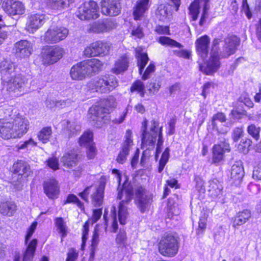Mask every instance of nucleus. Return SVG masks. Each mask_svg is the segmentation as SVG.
Instances as JSON below:
<instances>
[{
	"label": "nucleus",
	"mask_w": 261,
	"mask_h": 261,
	"mask_svg": "<svg viewBox=\"0 0 261 261\" xmlns=\"http://www.w3.org/2000/svg\"><path fill=\"white\" fill-rule=\"evenodd\" d=\"M244 171L241 162H237L231 167L230 178L234 180H241L244 176Z\"/></svg>",
	"instance_id": "obj_38"
},
{
	"label": "nucleus",
	"mask_w": 261,
	"mask_h": 261,
	"mask_svg": "<svg viewBox=\"0 0 261 261\" xmlns=\"http://www.w3.org/2000/svg\"><path fill=\"white\" fill-rule=\"evenodd\" d=\"M68 33V30L64 27L51 28L45 33L43 40L48 43H57L65 39Z\"/></svg>",
	"instance_id": "obj_10"
},
{
	"label": "nucleus",
	"mask_w": 261,
	"mask_h": 261,
	"mask_svg": "<svg viewBox=\"0 0 261 261\" xmlns=\"http://www.w3.org/2000/svg\"><path fill=\"white\" fill-rule=\"evenodd\" d=\"M116 243L120 246H125L127 244V237L125 230L120 228L116 238Z\"/></svg>",
	"instance_id": "obj_44"
},
{
	"label": "nucleus",
	"mask_w": 261,
	"mask_h": 261,
	"mask_svg": "<svg viewBox=\"0 0 261 261\" xmlns=\"http://www.w3.org/2000/svg\"><path fill=\"white\" fill-rule=\"evenodd\" d=\"M144 89V85L142 82L140 80H138L134 83L130 88L131 92L134 91H139Z\"/></svg>",
	"instance_id": "obj_60"
},
{
	"label": "nucleus",
	"mask_w": 261,
	"mask_h": 261,
	"mask_svg": "<svg viewBox=\"0 0 261 261\" xmlns=\"http://www.w3.org/2000/svg\"><path fill=\"white\" fill-rule=\"evenodd\" d=\"M151 125L149 132L146 130V126H144L141 139L142 144L144 146H150L152 147L154 146L159 133V129H158L159 122L153 120L151 121Z\"/></svg>",
	"instance_id": "obj_13"
},
{
	"label": "nucleus",
	"mask_w": 261,
	"mask_h": 261,
	"mask_svg": "<svg viewBox=\"0 0 261 261\" xmlns=\"http://www.w3.org/2000/svg\"><path fill=\"white\" fill-rule=\"evenodd\" d=\"M61 161L64 166L72 169L78 164L77 154L72 151L67 152L62 156Z\"/></svg>",
	"instance_id": "obj_31"
},
{
	"label": "nucleus",
	"mask_w": 261,
	"mask_h": 261,
	"mask_svg": "<svg viewBox=\"0 0 261 261\" xmlns=\"http://www.w3.org/2000/svg\"><path fill=\"white\" fill-rule=\"evenodd\" d=\"M146 86L151 93H154L158 91L160 88V85L155 83H150L149 85H147Z\"/></svg>",
	"instance_id": "obj_63"
},
{
	"label": "nucleus",
	"mask_w": 261,
	"mask_h": 261,
	"mask_svg": "<svg viewBox=\"0 0 261 261\" xmlns=\"http://www.w3.org/2000/svg\"><path fill=\"white\" fill-rule=\"evenodd\" d=\"M3 10L10 16L20 15L25 12L24 5L19 1L5 0L2 5Z\"/></svg>",
	"instance_id": "obj_19"
},
{
	"label": "nucleus",
	"mask_w": 261,
	"mask_h": 261,
	"mask_svg": "<svg viewBox=\"0 0 261 261\" xmlns=\"http://www.w3.org/2000/svg\"><path fill=\"white\" fill-rule=\"evenodd\" d=\"M102 63L97 59L85 60L73 65L70 72L73 80H81L87 75H92L98 73L102 68Z\"/></svg>",
	"instance_id": "obj_3"
},
{
	"label": "nucleus",
	"mask_w": 261,
	"mask_h": 261,
	"mask_svg": "<svg viewBox=\"0 0 261 261\" xmlns=\"http://www.w3.org/2000/svg\"><path fill=\"white\" fill-rule=\"evenodd\" d=\"M69 203L76 204L82 211L84 209L83 203L79 200L77 196L74 194H71L68 195L66 200L64 201L63 204L65 205Z\"/></svg>",
	"instance_id": "obj_45"
},
{
	"label": "nucleus",
	"mask_w": 261,
	"mask_h": 261,
	"mask_svg": "<svg viewBox=\"0 0 261 261\" xmlns=\"http://www.w3.org/2000/svg\"><path fill=\"white\" fill-rule=\"evenodd\" d=\"M16 204L12 201L1 202L0 204V213L5 216L11 217L16 211Z\"/></svg>",
	"instance_id": "obj_36"
},
{
	"label": "nucleus",
	"mask_w": 261,
	"mask_h": 261,
	"mask_svg": "<svg viewBox=\"0 0 261 261\" xmlns=\"http://www.w3.org/2000/svg\"><path fill=\"white\" fill-rule=\"evenodd\" d=\"M209 193L214 198H220L222 194L223 187L220 181L216 178L210 181Z\"/></svg>",
	"instance_id": "obj_34"
},
{
	"label": "nucleus",
	"mask_w": 261,
	"mask_h": 261,
	"mask_svg": "<svg viewBox=\"0 0 261 261\" xmlns=\"http://www.w3.org/2000/svg\"><path fill=\"white\" fill-rule=\"evenodd\" d=\"M243 129L241 127H236L233 129L232 138L234 142H237L242 137Z\"/></svg>",
	"instance_id": "obj_55"
},
{
	"label": "nucleus",
	"mask_w": 261,
	"mask_h": 261,
	"mask_svg": "<svg viewBox=\"0 0 261 261\" xmlns=\"http://www.w3.org/2000/svg\"><path fill=\"white\" fill-rule=\"evenodd\" d=\"M200 5L196 2H193L190 4L189 7V13L193 21H196L197 19L200 12Z\"/></svg>",
	"instance_id": "obj_43"
},
{
	"label": "nucleus",
	"mask_w": 261,
	"mask_h": 261,
	"mask_svg": "<svg viewBox=\"0 0 261 261\" xmlns=\"http://www.w3.org/2000/svg\"><path fill=\"white\" fill-rule=\"evenodd\" d=\"M116 107L115 99L109 96L103 99L100 105L93 106L89 110L88 118L92 125L101 127L109 119L111 109Z\"/></svg>",
	"instance_id": "obj_2"
},
{
	"label": "nucleus",
	"mask_w": 261,
	"mask_h": 261,
	"mask_svg": "<svg viewBox=\"0 0 261 261\" xmlns=\"http://www.w3.org/2000/svg\"><path fill=\"white\" fill-rule=\"evenodd\" d=\"M251 217L250 211L243 210L238 213L235 217L232 218V226L237 227L245 224Z\"/></svg>",
	"instance_id": "obj_32"
},
{
	"label": "nucleus",
	"mask_w": 261,
	"mask_h": 261,
	"mask_svg": "<svg viewBox=\"0 0 261 261\" xmlns=\"http://www.w3.org/2000/svg\"><path fill=\"white\" fill-rule=\"evenodd\" d=\"M7 111L8 116L0 119L1 137L6 140L20 138L28 131L29 121L16 111Z\"/></svg>",
	"instance_id": "obj_1"
},
{
	"label": "nucleus",
	"mask_w": 261,
	"mask_h": 261,
	"mask_svg": "<svg viewBox=\"0 0 261 261\" xmlns=\"http://www.w3.org/2000/svg\"><path fill=\"white\" fill-rule=\"evenodd\" d=\"M136 203L142 213L148 209L152 200L146 194V190L142 186L138 187L135 190Z\"/></svg>",
	"instance_id": "obj_16"
},
{
	"label": "nucleus",
	"mask_w": 261,
	"mask_h": 261,
	"mask_svg": "<svg viewBox=\"0 0 261 261\" xmlns=\"http://www.w3.org/2000/svg\"><path fill=\"white\" fill-rule=\"evenodd\" d=\"M13 50L18 57H28L33 51V44L27 40H21L14 44Z\"/></svg>",
	"instance_id": "obj_22"
},
{
	"label": "nucleus",
	"mask_w": 261,
	"mask_h": 261,
	"mask_svg": "<svg viewBox=\"0 0 261 261\" xmlns=\"http://www.w3.org/2000/svg\"><path fill=\"white\" fill-rule=\"evenodd\" d=\"M149 147L147 148L145 150H144L142 153V155L141 156L140 163L143 166L146 162V160L151 155V151L153 150L154 146L152 147L150 146H148Z\"/></svg>",
	"instance_id": "obj_53"
},
{
	"label": "nucleus",
	"mask_w": 261,
	"mask_h": 261,
	"mask_svg": "<svg viewBox=\"0 0 261 261\" xmlns=\"http://www.w3.org/2000/svg\"><path fill=\"white\" fill-rule=\"evenodd\" d=\"M14 64L11 61L4 60L0 62V72L2 79L4 81L7 80L13 76L15 71Z\"/></svg>",
	"instance_id": "obj_27"
},
{
	"label": "nucleus",
	"mask_w": 261,
	"mask_h": 261,
	"mask_svg": "<svg viewBox=\"0 0 261 261\" xmlns=\"http://www.w3.org/2000/svg\"><path fill=\"white\" fill-rule=\"evenodd\" d=\"M55 223L60 233L62 234V237H65L66 236V226L63 218L61 217L56 218Z\"/></svg>",
	"instance_id": "obj_50"
},
{
	"label": "nucleus",
	"mask_w": 261,
	"mask_h": 261,
	"mask_svg": "<svg viewBox=\"0 0 261 261\" xmlns=\"http://www.w3.org/2000/svg\"><path fill=\"white\" fill-rule=\"evenodd\" d=\"M45 16L40 13H31L28 15L25 29L30 33H34L45 22Z\"/></svg>",
	"instance_id": "obj_14"
},
{
	"label": "nucleus",
	"mask_w": 261,
	"mask_h": 261,
	"mask_svg": "<svg viewBox=\"0 0 261 261\" xmlns=\"http://www.w3.org/2000/svg\"><path fill=\"white\" fill-rule=\"evenodd\" d=\"M99 230L98 229V228L97 227H95L94 231L93 232L91 241L92 242L91 246L92 247V248H96L99 242Z\"/></svg>",
	"instance_id": "obj_54"
},
{
	"label": "nucleus",
	"mask_w": 261,
	"mask_h": 261,
	"mask_svg": "<svg viewBox=\"0 0 261 261\" xmlns=\"http://www.w3.org/2000/svg\"><path fill=\"white\" fill-rule=\"evenodd\" d=\"M149 0H139L135 10L133 12V15L135 20H140L143 16L144 13L149 7Z\"/></svg>",
	"instance_id": "obj_33"
},
{
	"label": "nucleus",
	"mask_w": 261,
	"mask_h": 261,
	"mask_svg": "<svg viewBox=\"0 0 261 261\" xmlns=\"http://www.w3.org/2000/svg\"><path fill=\"white\" fill-rule=\"evenodd\" d=\"M37 145V143L35 142L32 138L29 139L24 142H20L16 146L17 150H20L24 149L31 148Z\"/></svg>",
	"instance_id": "obj_46"
},
{
	"label": "nucleus",
	"mask_w": 261,
	"mask_h": 261,
	"mask_svg": "<svg viewBox=\"0 0 261 261\" xmlns=\"http://www.w3.org/2000/svg\"><path fill=\"white\" fill-rule=\"evenodd\" d=\"M222 39L215 38L213 41L210 57L203 64H199L200 70L207 75H212L216 72L220 67V58L218 53V45Z\"/></svg>",
	"instance_id": "obj_5"
},
{
	"label": "nucleus",
	"mask_w": 261,
	"mask_h": 261,
	"mask_svg": "<svg viewBox=\"0 0 261 261\" xmlns=\"http://www.w3.org/2000/svg\"><path fill=\"white\" fill-rule=\"evenodd\" d=\"M136 57L137 60V66L139 68V73L140 74H142L149 61V58L146 53H142L139 49L136 50Z\"/></svg>",
	"instance_id": "obj_37"
},
{
	"label": "nucleus",
	"mask_w": 261,
	"mask_h": 261,
	"mask_svg": "<svg viewBox=\"0 0 261 261\" xmlns=\"http://www.w3.org/2000/svg\"><path fill=\"white\" fill-rule=\"evenodd\" d=\"M178 238L172 233L164 234L159 244V252L166 256H175L178 252Z\"/></svg>",
	"instance_id": "obj_6"
},
{
	"label": "nucleus",
	"mask_w": 261,
	"mask_h": 261,
	"mask_svg": "<svg viewBox=\"0 0 261 261\" xmlns=\"http://www.w3.org/2000/svg\"><path fill=\"white\" fill-rule=\"evenodd\" d=\"M239 101L243 103L245 106L248 108H252L253 107V103L247 95H242L239 98Z\"/></svg>",
	"instance_id": "obj_57"
},
{
	"label": "nucleus",
	"mask_w": 261,
	"mask_h": 261,
	"mask_svg": "<svg viewBox=\"0 0 261 261\" xmlns=\"http://www.w3.org/2000/svg\"><path fill=\"white\" fill-rule=\"evenodd\" d=\"M118 85V81L115 76L106 74L90 81L88 84V87L93 92L108 93Z\"/></svg>",
	"instance_id": "obj_4"
},
{
	"label": "nucleus",
	"mask_w": 261,
	"mask_h": 261,
	"mask_svg": "<svg viewBox=\"0 0 261 261\" xmlns=\"http://www.w3.org/2000/svg\"><path fill=\"white\" fill-rule=\"evenodd\" d=\"M76 16L81 20L96 19L99 16V7L94 1L85 2L76 12Z\"/></svg>",
	"instance_id": "obj_8"
},
{
	"label": "nucleus",
	"mask_w": 261,
	"mask_h": 261,
	"mask_svg": "<svg viewBox=\"0 0 261 261\" xmlns=\"http://www.w3.org/2000/svg\"><path fill=\"white\" fill-rule=\"evenodd\" d=\"M109 43L102 41H96L86 48L84 53L86 57L103 56L109 53Z\"/></svg>",
	"instance_id": "obj_17"
},
{
	"label": "nucleus",
	"mask_w": 261,
	"mask_h": 261,
	"mask_svg": "<svg viewBox=\"0 0 261 261\" xmlns=\"http://www.w3.org/2000/svg\"><path fill=\"white\" fill-rule=\"evenodd\" d=\"M64 126L65 133L68 138L77 135L81 129V126L75 121L67 120Z\"/></svg>",
	"instance_id": "obj_35"
},
{
	"label": "nucleus",
	"mask_w": 261,
	"mask_h": 261,
	"mask_svg": "<svg viewBox=\"0 0 261 261\" xmlns=\"http://www.w3.org/2000/svg\"><path fill=\"white\" fill-rule=\"evenodd\" d=\"M159 42L163 45L175 47L179 48L183 47V45L176 41L166 36H161L159 38Z\"/></svg>",
	"instance_id": "obj_41"
},
{
	"label": "nucleus",
	"mask_w": 261,
	"mask_h": 261,
	"mask_svg": "<svg viewBox=\"0 0 261 261\" xmlns=\"http://www.w3.org/2000/svg\"><path fill=\"white\" fill-rule=\"evenodd\" d=\"M126 184L124 183L122 188L118 190L117 198L122 199L124 194V199L120 202L118 207V218L119 222L122 225L125 224V220L127 215V207L125 204L132 200L134 196L133 187L131 186H126ZM119 187L118 190H119Z\"/></svg>",
	"instance_id": "obj_7"
},
{
	"label": "nucleus",
	"mask_w": 261,
	"mask_h": 261,
	"mask_svg": "<svg viewBox=\"0 0 261 261\" xmlns=\"http://www.w3.org/2000/svg\"><path fill=\"white\" fill-rule=\"evenodd\" d=\"M101 8L103 14L116 16L121 12V5L119 0H101Z\"/></svg>",
	"instance_id": "obj_18"
},
{
	"label": "nucleus",
	"mask_w": 261,
	"mask_h": 261,
	"mask_svg": "<svg viewBox=\"0 0 261 261\" xmlns=\"http://www.w3.org/2000/svg\"><path fill=\"white\" fill-rule=\"evenodd\" d=\"M251 141L249 139H242L238 146V149L244 154H246L249 152V148L251 146Z\"/></svg>",
	"instance_id": "obj_48"
},
{
	"label": "nucleus",
	"mask_w": 261,
	"mask_h": 261,
	"mask_svg": "<svg viewBox=\"0 0 261 261\" xmlns=\"http://www.w3.org/2000/svg\"><path fill=\"white\" fill-rule=\"evenodd\" d=\"M240 39L235 35L228 36L224 39V45L220 51V56L223 58H227L234 54L239 45Z\"/></svg>",
	"instance_id": "obj_15"
},
{
	"label": "nucleus",
	"mask_w": 261,
	"mask_h": 261,
	"mask_svg": "<svg viewBox=\"0 0 261 261\" xmlns=\"http://www.w3.org/2000/svg\"><path fill=\"white\" fill-rule=\"evenodd\" d=\"M115 27V24L111 20H106L94 22L91 26L90 30L95 33L108 32Z\"/></svg>",
	"instance_id": "obj_28"
},
{
	"label": "nucleus",
	"mask_w": 261,
	"mask_h": 261,
	"mask_svg": "<svg viewBox=\"0 0 261 261\" xmlns=\"http://www.w3.org/2000/svg\"><path fill=\"white\" fill-rule=\"evenodd\" d=\"M210 9V6H204L203 7V12L202 14L199 21V25L201 26H203L205 23L206 19L208 17V11Z\"/></svg>",
	"instance_id": "obj_59"
},
{
	"label": "nucleus",
	"mask_w": 261,
	"mask_h": 261,
	"mask_svg": "<svg viewBox=\"0 0 261 261\" xmlns=\"http://www.w3.org/2000/svg\"><path fill=\"white\" fill-rule=\"evenodd\" d=\"M5 82L7 83L8 90L14 92L23 91L27 85L26 78L20 74L15 75L14 77L12 76L11 79H9Z\"/></svg>",
	"instance_id": "obj_23"
},
{
	"label": "nucleus",
	"mask_w": 261,
	"mask_h": 261,
	"mask_svg": "<svg viewBox=\"0 0 261 261\" xmlns=\"http://www.w3.org/2000/svg\"><path fill=\"white\" fill-rule=\"evenodd\" d=\"M78 256L76 250L73 248L69 250L67 253V257L66 261H75Z\"/></svg>",
	"instance_id": "obj_61"
},
{
	"label": "nucleus",
	"mask_w": 261,
	"mask_h": 261,
	"mask_svg": "<svg viewBox=\"0 0 261 261\" xmlns=\"http://www.w3.org/2000/svg\"><path fill=\"white\" fill-rule=\"evenodd\" d=\"M133 144L132 133L130 129H127L125 135V141L116 159V161L118 163L123 164L126 162L130 146Z\"/></svg>",
	"instance_id": "obj_21"
},
{
	"label": "nucleus",
	"mask_w": 261,
	"mask_h": 261,
	"mask_svg": "<svg viewBox=\"0 0 261 261\" xmlns=\"http://www.w3.org/2000/svg\"><path fill=\"white\" fill-rule=\"evenodd\" d=\"M13 169L15 173L18 174V177L22 178V176L28 177L31 172L30 165L24 161H18L13 165Z\"/></svg>",
	"instance_id": "obj_30"
},
{
	"label": "nucleus",
	"mask_w": 261,
	"mask_h": 261,
	"mask_svg": "<svg viewBox=\"0 0 261 261\" xmlns=\"http://www.w3.org/2000/svg\"><path fill=\"white\" fill-rule=\"evenodd\" d=\"M89 232V224L88 223H86L83 228V232H82V247H83L85 246L86 244V241L88 239Z\"/></svg>",
	"instance_id": "obj_56"
},
{
	"label": "nucleus",
	"mask_w": 261,
	"mask_h": 261,
	"mask_svg": "<svg viewBox=\"0 0 261 261\" xmlns=\"http://www.w3.org/2000/svg\"><path fill=\"white\" fill-rule=\"evenodd\" d=\"M174 53L176 56L185 59H189L191 56L190 53L187 50H176Z\"/></svg>",
	"instance_id": "obj_62"
},
{
	"label": "nucleus",
	"mask_w": 261,
	"mask_h": 261,
	"mask_svg": "<svg viewBox=\"0 0 261 261\" xmlns=\"http://www.w3.org/2000/svg\"><path fill=\"white\" fill-rule=\"evenodd\" d=\"M47 162L48 167L54 170H57L59 169L58 160L56 158H49Z\"/></svg>",
	"instance_id": "obj_58"
},
{
	"label": "nucleus",
	"mask_w": 261,
	"mask_h": 261,
	"mask_svg": "<svg viewBox=\"0 0 261 261\" xmlns=\"http://www.w3.org/2000/svg\"><path fill=\"white\" fill-rule=\"evenodd\" d=\"M80 146L87 148V157L92 159L96 155V149L93 142V134L91 131H87L79 139Z\"/></svg>",
	"instance_id": "obj_20"
},
{
	"label": "nucleus",
	"mask_w": 261,
	"mask_h": 261,
	"mask_svg": "<svg viewBox=\"0 0 261 261\" xmlns=\"http://www.w3.org/2000/svg\"><path fill=\"white\" fill-rule=\"evenodd\" d=\"M106 184V178L101 177L98 187L95 189V191L91 195L92 204L96 207H99L102 204Z\"/></svg>",
	"instance_id": "obj_25"
},
{
	"label": "nucleus",
	"mask_w": 261,
	"mask_h": 261,
	"mask_svg": "<svg viewBox=\"0 0 261 261\" xmlns=\"http://www.w3.org/2000/svg\"><path fill=\"white\" fill-rule=\"evenodd\" d=\"M230 115L234 119H240L243 116L247 115V112L244 110H240L238 109H234L231 111Z\"/></svg>",
	"instance_id": "obj_52"
},
{
	"label": "nucleus",
	"mask_w": 261,
	"mask_h": 261,
	"mask_svg": "<svg viewBox=\"0 0 261 261\" xmlns=\"http://www.w3.org/2000/svg\"><path fill=\"white\" fill-rule=\"evenodd\" d=\"M43 189L46 196L50 199L58 197L59 188L57 181L54 179H49L43 184Z\"/></svg>",
	"instance_id": "obj_26"
},
{
	"label": "nucleus",
	"mask_w": 261,
	"mask_h": 261,
	"mask_svg": "<svg viewBox=\"0 0 261 261\" xmlns=\"http://www.w3.org/2000/svg\"><path fill=\"white\" fill-rule=\"evenodd\" d=\"M260 128L255 124L249 125L247 127V132L253 139L257 141L259 139Z\"/></svg>",
	"instance_id": "obj_47"
},
{
	"label": "nucleus",
	"mask_w": 261,
	"mask_h": 261,
	"mask_svg": "<svg viewBox=\"0 0 261 261\" xmlns=\"http://www.w3.org/2000/svg\"><path fill=\"white\" fill-rule=\"evenodd\" d=\"M155 67L154 64L151 62L149 65L147 66L145 70L141 74L142 79L144 81L147 80L150 77V74L154 72Z\"/></svg>",
	"instance_id": "obj_51"
},
{
	"label": "nucleus",
	"mask_w": 261,
	"mask_h": 261,
	"mask_svg": "<svg viewBox=\"0 0 261 261\" xmlns=\"http://www.w3.org/2000/svg\"><path fill=\"white\" fill-rule=\"evenodd\" d=\"M36 223H34L28 230L25 237V244L27 245V249L23 253L22 261H33L35 252L36 249L38 241L37 239H33L29 243V240L34 232Z\"/></svg>",
	"instance_id": "obj_12"
},
{
	"label": "nucleus",
	"mask_w": 261,
	"mask_h": 261,
	"mask_svg": "<svg viewBox=\"0 0 261 261\" xmlns=\"http://www.w3.org/2000/svg\"><path fill=\"white\" fill-rule=\"evenodd\" d=\"M253 177L257 180H261V162L254 168Z\"/></svg>",
	"instance_id": "obj_64"
},
{
	"label": "nucleus",
	"mask_w": 261,
	"mask_h": 261,
	"mask_svg": "<svg viewBox=\"0 0 261 261\" xmlns=\"http://www.w3.org/2000/svg\"><path fill=\"white\" fill-rule=\"evenodd\" d=\"M210 43V37L205 35L198 38L195 42V46L198 55L202 59L205 60L209 52Z\"/></svg>",
	"instance_id": "obj_24"
},
{
	"label": "nucleus",
	"mask_w": 261,
	"mask_h": 261,
	"mask_svg": "<svg viewBox=\"0 0 261 261\" xmlns=\"http://www.w3.org/2000/svg\"><path fill=\"white\" fill-rule=\"evenodd\" d=\"M169 152V148L167 147L162 154L161 158L159 161L158 167V172L159 173H161L163 171L166 164L169 160L170 156Z\"/></svg>",
	"instance_id": "obj_42"
},
{
	"label": "nucleus",
	"mask_w": 261,
	"mask_h": 261,
	"mask_svg": "<svg viewBox=\"0 0 261 261\" xmlns=\"http://www.w3.org/2000/svg\"><path fill=\"white\" fill-rule=\"evenodd\" d=\"M49 6L55 10H62L68 8L74 0H47Z\"/></svg>",
	"instance_id": "obj_39"
},
{
	"label": "nucleus",
	"mask_w": 261,
	"mask_h": 261,
	"mask_svg": "<svg viewBox=\"0 0 261 261\" xmlns=\"http://www.w3.org/2000/svg\"><path fill=\"white\" fill-rule=\"evenodd\" d=\"M216 120H218L220 122H224L226 121V117L224 113L221 112L217 113L215 114L212 119V125L214 129L218 130V127L216 122Z\"/></svg>",
	"instance_id": "obj_49"
},
{
	"label": "nucleus",
	"mask_w": 261,
	"mask_h": 261,
	"mask_svg": "<svg viewBox=\"0 0 261 261\" xmlns=\"http://www.w3.org/2000/svg\"><path fill=\"white\" fill-rule=\"evenodd\" d=\"M52 134L51 127H44L38 133V139L43 143H46L49 141Z\"/></svg>",
	"instance_id": "obj_40"
},
{
	"label": "nucleus",
	"mask_w": 261,
	"mask_h": 261,
	"mask_svg": "<svg viewBox=\"0 0 261 261\" xmlns=\"http://www.w3.org/2000/svg\"><path fill=\"white\" fill-rule=\"evenodd\" d=\"M129 61V58L127 55L122 56L116 61L112 72L116 74L124 72L128 67Z\"/></svg>",
	"instance_id": "obj_29"
},
{
	"label": "nucleus",
	"mask_w": 261,
	"mask_h": 261,
	"mask_svg": "<svg viewBox=\"0 0 261 261\" xmlns=\"http://www.w3.org/2000/svg\"><path fill=\"white\" fill-rule=\"evenodd\" d=\"M212 164L216 166L220 165L224 160V154L230 151L228 140L224 139L220 143L214 145L212 148Z\"/></svg>",
	"instance_id": "obj_11"
},
{
	"label": "nucleus",
	"mask_w": 261,
	"mask_h": 261,
	"mask_svg": "<svg viewBox=\"0 0 261 261\" xmlns=\"http://www.w3.org/2000/svg\"><path fill=\"white\" fill-rule=\"evenodd\" d=\"M64 53L63 48L58 46H45L41 51L42 62L44 64H53L62 57Z\"/></svg>",
	"instance_id": "obj_9"
}]
</instances>
